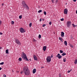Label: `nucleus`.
Returning a JSON list of instances; mask_svg holds the SVG:
<instances>
[{
    "label": "nucleus",
    "instance_id": "1",
    "mask_svg": "<svg viewBox=\"0 0 77 77\" xmlns=\"http://www.w3.org/2000/svg\"><path fill=\"white\" fill-rule=\"evenodd\" d=\"M24 74L26 75H29L30 74V71L29 70V68L26 66H25L23 68V71H21L20 72V74H22L23 73Z\"/></svg>",
    "mask_w": 77,
    "mask_h": 77
},
{
    "label": "nucleus",
    "instance_id": "2",
    "mask_svg": "<svg viewBox=\"0 0 77 77\" xmlns=\"http://www.w3.org/2000/svg\"><path fill=\"white\" fill-rule=\"evenodd\" d=\"M21 56L23 60H26V61H29V59H28V58H27L26 54H25L24 53V52H22L21 54Z\"/></svg>",
    "mask_w": 77,
    "mask_h": 77
},
{
    "label": "nucleus",
    "instance_id": "3",
    "mask_svg": "<svg viewBox=\"0 0 77 77\" xmlns=\"http://www.w3.org/2000/svg\"><path fill=\"white\" fill-rule=\"evenodd\" d=\"M23 8H26L27 10H29V8L26 4V2L24 1H23L22 2Z\"/></svg>",
    "mask_w": 77,
    "mask_h": 77
},
{
    "label": "nucleus",
    "instance_id": "4",
    "mask_svg": "<svg viewBox=\"0 0 77 77\" xmlns=\"http://www.w3.org/2000/svg\"><path fill=\"white\" fill-rule=\"evenodd\" d=\"M51 57L50 56H48L46 58L47 62H51Z\"/></svg>",
    "mask_w": 77,
    "mask_h": 77
},
{
    "label": "nucleus",
    "instance_id": "5",
    "mask_svg": "<svg viewBox=\"0 0 77 77\" xmlns=\"http://www.w3.org/2000/svg\"><path fill=\"white\" fill-rule=\"evenodd\" d=\"M19 30L21 33H23L26 32V30H25L23 28H20Z\"/></svg>",
    "mask_w": 77,
    "mask_h": 77
},
{
    "label": "nucleus",
    "instance_id": "6",
    "mask_svg": "<svg viewBox=\"0 0 77 77\" xmlns=\"http://www.w3.org/2000/svg\"><path fill=\"white\" fill-rule=\"evenodd\" d=\"M15 41L16 44H18V45H21V43L20 42V41H19V40H18V39H15Z\"/></svg>",
    "mask_w": 77,
    "mask_h": 77
},
{
    "label": "nucleus",
    "instance_id": "7",
    "mask_svg": "<svg viewBox=\"0 0 77 77\" xmlns=\"http://www.w3.org/2000/svg\"><path fill=\"white\" fill-rule=\"evenodd\" d=\"M71 22L70 21H68L67 22V26L68 27H70L71 26Z\"/></svg>",
    "mask_w": 77,
    "mask_h": 77
},
{
    "label": "nucleus",
    "instance_id": "8",
    "mask_svg": "<svg viewBox=\"0 0 77 77\" xmlns=\"http://www.w3.org/2000/svg\"><path fill=\"white\" fill-rule=\"evenodd\" d=\"M64 14H68V9L67 8H65L64 10Z\"/></svg>",
    "mask_w": 77,
    "mask_h": 77
},
{
    "label": "nucleus",
    "instance_id": "9",
    "mask_svg": "<svg viewBox=\"0 0 77 77\" xmlns=\"http://www.w3.org/2000/svg\"><path fill=\"white\" fill-rule=\"evenodd\" d=\"M33 57L34 59L35 60H38V59H37V58L36 57V55H34Z\"/></svg>",
    "mask_w": 77,
    "mask_h": 77
},
{
    "label": "nucleus",
    "instance_id": "10",
    "mask_svg": "<svg viewBox=\"0 0 77 77\" xmlns=\"http://www.w3.org/2000/svg\"><path fill=\"white\" fill-rule=\"evenodd\" d=\"M64 34H65V33L63 32H61V37H64Z\"/></svg>",
    "mask_w": 77,
    "mask_h": 77
},
{
    "label": "nucleus",
    "instance_id": "11",
    "mask_svg": "<svg viewBox=\"0 0 77 77\" xmlns=\"http://www.w3.org/2000/svg\"><path fill=\"white\" fill-rule=\"evenodd\" d=\"M47 48V47L46 46H44L43 48V50H44V51H45L46 50V49Z\"/></svg>",
    "mask_w": 77,
    "mask_h": 77
},
{
    "label": "nucleus",
    "instance_id": "12",
    "mask_svg": "<svg viewBox=\"0 0 77 77\" xmlns=\"http://www.w3.org/2000/svg\"><path fill=\"white\" fill-rule=\"evenodd\" d=\"M36 69H34L32 71V73L33 74H35V73L36 72Z\"/></svg>",
    "mask_w": 77,
    "mask_h": 77
},
{
    "label": "nucleus",
    "instance_id": "13",
    "mask_svg": "<svg viewBox=\"0 0 77 77\" xmlns=\"http://www.w3.org/2000/svg\"><path fill=\"white\" fill-rule=\"evenodd\" d=\"M6 53L7 54H9V50L8 49H7L5 51Z\"/></svg>",
    "mask_w": 77,
    "mask_h": 77
},
{
    "label": "nucleus",
    "instance_id": "14",
    "mask_svg": "<svg viewBox=\"0 0 77 77\" xmlns=\"http://www.w3.org/2000/svg\"><path fill=\"white\" fill-rule=\"evenodd\" d=\"M64 44L65 45H66V46H67V42H66V41H65L64 42Z\"/></svg>",
    "mask_w": 77,
    "mask_h": 77
},
{
    "label": "nucleus",
    "instance_id": "15",
    "mask_svg": "<svg viewBox=\"0 0 77 77\" xmlns=\"http://www.w3.org/2000/svg\"><path fill=\"white\" fill-rule=\"evenodd\" d=\"M66 53H65V52H63V54H62V55L64 56L66 55Z\"/></svg>",
    "mask_w": 77,
    "mask_h": 77
},
{
    "label": "nucleus",
    "instance_id": "16",
    "mask_svg": "<svg viewBox=\"0 0 77 77\" xmlns=\"http://www.w3.org/2000/svg\"><path fill=\"white\" fill-rule=\"evenodd\" d=\"M59 39L60 41H61V42H62V40H63V39L62 38L59 37Z\"/></svg>",
    "mask_w": 77,
    "mask_h": 77
},
{
    "label": "nucleus",
    "instance_id": "17",
    "mask_svg": "<svg viewBox=\"0 0 77 77\" xmlns=\"http://www.w3.org/2000/svg\"><path fill=\"white\" fill-rule=\"evenodd\" d=\"M72 27H77V25H75L74 24H72Z\"/></svg>",
    "mask_w": 77,
    "mask_h": 77
},
{
    "label": "nucleus",
    "instance_id": "18",
    "mask_svg": "<svg viewBox=\"0 0 77 77\" xmlns=\"http://www.w3.org/2000/svg\"><path fill=\"white\" fill-rule=\"evenodd\" d=\"M61 58H62V56H61L60 55H59L58 57V59H60Z\"/></svg>",
    "mask_w": 77,
    "mask_h": 77
},
{
    "label": "nucleus",
    "instance_id": "19",
    "mask_svg": "<svg viewBox=\"0 0 77 77\" xmlns=\"http://www.w3.org/2000/svg\"><path fill=\"white\" fill-rule=\"evenodd\" d=\"M74 63H75V64H77V59L75 60Z\"/></svg>",
    "mask_w": 77,
    "mask_h": 77
},
{
    "label": "nucleus",
    "instance_id": "20",
    "mask_svg": "<svg viewBox=\"0 0 77 77\" xmlns=\"http://www.w3.org/2000/svg\"><path fill=\"white\" fill-rule=\"evenodd\" d=\"M60 53H63V50H60Z\"/></svg>",
    "mask_w": 77,
    "mask_h": 77
},
{
    "label": "nucleus",
    "instance_id": "21",
    "mask_svg": "<svg viewBox=\"0 0 77 77\" xmlns=\"http://www.w3.org/2000/svg\"><path fill=\"white\" fill-rule=\"evenodd\" d=\"M18 60L19 61H21L22 60V58L21 57L19 58L18 59Z\"/></svg>",
    "mask_w": 77,
    "mask_h": 77
},
{
    "label": "nucleus",
    "instance_id": "22",
    "mask_svg": "<svg viewBox=\"0 0 77 77\" xmlns=\"http://www.w3.org/2000/svg\"><path fill=\"white\" fill-rule=\"evenodd\" d=\"M32 23L31 22L29 24V26L30 27H31V26H32Z\"/></svg>",
    "mask_w": 77,
    "mask_h": 77
},
{
    "label": "nucleus",
    "instance_id": "23",
    "mask_svg": "<svg viewBox=\"0 0 77 77\" xmlns=\"http://www.w3.org/2000/svg\"><path fill=\"white\" fill-rule=\"evenodd\" d=\"M19 19H21V18H22V16L21 15L19 16Z\"/></svg>",
    "mask_w": 77,
    "mask_h": 77
},
{
    "label": "nucleus",
    "instance_id": "24",
    "mask_svg": "<svg viewBox=\"0 0 77 77\" xmlns=\"http://www.w3.org/2000/svg\"><path fill=\"white\" fill-rule=\"evenodd\" d=\"M63 61L64 62H66V58H63Z\"/></svg>",
    "mask_w": 77,
    "mask_h": 77
},
{
    "label": "nucleus",
    "instance_id": "25",
    "mask_svg": "<svg viewBox=\"0 0 77 77\" xmlns=\"http://www.w3.org/2000/svg\"><path fill=\"white\" fill-rule=\"evenodd\" d=\"M70 46L71 48H73V47H74V46L72 45H70Z\"/></svg>",
    "mask_w": 77,
    "mask_h": 77
},
{
    "label": "nucleus",
    "instance_id": "26",
    "mask_svg": "<svg viewBox=\"0 0 77 77\" xmlns=\"http://www.w3.org/2000/svg\"><path fill=\"white\" fill-rule=\"evenodd\" d=\"M38 38H41V35L39 34L38 35Z\"/></svg>",
    "mask_w": 77,
    "mask_h": 77
},
{
    "label": "nucleus",
    "instance_id": "27",
    "mask_svg": "<svg viewBox=\"0 0 77 77\" xmlns=\"http://www.w3.org/2000/svg\"><path fill=\"white\" fill-rule=\"evenodd\" d=\"M42 12V10H39V11H38V13H40V12Z\"/></svg>",
    "mask_w": 77,
    "mask_h": 77
},
{
    "label": "nucleus",
    "instance_id": "28",
    "mask_svg": "<svg viewBox=\"0 0 77 77\" xmlns=\"http://www.w3.org/2000/svg\"><path fill=\"white\" fill-rule=\"evenodd\" d=\"M59 55H60V54H57V55L56 56V57H59Z\"/></svg>",
    "mask_w": 77,
    "mask_h": 77
},
{
    "label": "nucleus",
    "instance_id": "29",
    "mask_svg": "<svg viewBox=\"0 0 77 77\" xmlns=\"http://www.w3.org/2000/svg\"><path fill=\"white\" fill-rule=\"evenodd\" d=\"M44 15H46V14H47V13L45 11H44Z\"/></svg>",
    "mask_w": 77,
    "mask_h": 77
},
{
    "label": "nucleus",
    "instance_id": "30",
    "mask_svg": "<svg viewBox=\"0 0 77 77\" xmlns=\"http://www.w3.org/2000/svg\"><path fill=\"white\" fill-rule=\"evenodd\" d=\"M4 64V62H2L0 63V65H3Z\"/></svg>",
    "mask_w": 77,
    "mask_h": 77
},
{
    "label": "nucleus",
    "instance_id": "31",
    "mask_svg": "<svg viewBox=\"0 0 77 77\" xmlns=\"http://www.w3.org/2000/svg\"><path fill=\"white\" fill-rule=\"evenodd\" d=\"M11 23L12 24H14V21H12L11 22Z\"/></svg>",
    "mask_w": 77,
    "mask_h": 77
},
{
    "label": "nucleus",
    "instance_id": "32",
    "mask_svg": "<svg viewBox=\"0 0 77 77\" xmlns=\"http://www.w3.org/2000/svg\"><path fill=\"white\" fill-rule=\"evenodd\" d=\"M60 20L62 21H64V19L63 18H62L60 19Z\"/></svg>",
    "mask_w": 77,
    "mask_h": 77
},
{
    "label": "nucleus",
    "instance_id": "33",
    "mask_svg": "<svg viewBox=\"0 0 77 77\" xmlns=\"http://www.w3.org/2000/svg\"><path fill=\"white\" fill-rule=\"evenodd\" d=\"M33 42H36V40L35 39H33L32 40Z\"/></svg>",
    "mask_w": 77,
    "mask_h": 77
},
{
    "label": "nucleus",
    "instance_id": "34",
    "mask_svg": "<svg viewBox=\"0 0 77 77\" xmlns=\"http://www.w3.org/2000/svg\"><path fill=\"white\" fill-rule=\"evenodd\" d=\"M45 26H46V25L45 24H43L42 25V27H45Z\"/></svg>",
    "mask_w": 77,
    "mask_h": 77
},
{
    "label": "nucleus",
    "instance_id": "35",
    "mask_svg": "<svg viewBox=\"0 0 77 77\" xmlns=\"http://www.w3.org/2000/svg\"><path fill=\"white\" fill-rule=\"evenodd\" d=\"M52 22H50L49 23V24L50 25H51V24Z\"/></svg>",
    "mask_w": 77,
    "mask_h": 77
},
{
    "label": "nucleus",
    "instance_id": "36",
    "mask_svg": "<svg viewBox=\"0 0 77 77\" xmlns=\"http://www.w3.org/2000/svg\"><path fill=\"white\" fill-rule=\"evenodd\" d=\"M51 0V2L52 3H54V0Z\"/></svg>",
    "mask_w": 77,
    "mask_h": 77
},
{
    "label": "nucleus",
    "instance_id": "37",
    "mask_svg": "<svg viewBox=\"0 0 77 77\" xmlns=\"http://www.w3.org/2000/svg\"><path fill=\"white\" fill-rule=\"evenodd\" d=\"M42 21V19H41V18L39 20V21L40 22H41V21Z\"/></svg>",
    "mask_w": 77,
    "mask_h": 77
},
{
    "label": "nucleus",
    "instance_id": "38",
    "mask_svg": "<svg viewBox=\"0 0 77 77\" xmlns=\"http://www.w3.org/2000/svg\"><path fill=\"white\" fill-rule=\"evenodd\" d=\"M67 72L68 73H69L70 72V71H69V70H68V71Z\"/></svg>",
    "mask_w": 77,
    "mask_h": 77
},
{
    "label": "nucleus",
    "instance_id": "39",
    "mask_svg": "<svg viewBox=\"0 0 77 77\" xmlns=\"http://www.w3.org/2000/svg\"><path fill=\"white\" fill-rule=\"evenodd\" d=\"M58 2V0H56L55 1L56 3H57Z\"/></svg>",
    "mask_w": 77,
    "mask_h": 77
},
{
    "label": "nucleus",
    "instance_id": "40",
    "mask_svg": "<svg viewBox=\"0 0 77 77\" xmlns=\"http://www.w3.org/2000/svg\"><path fill=\"white\" fill-rule=\"evenodd\" d=\"M2 21L0 20V25L2 24Z\"/></svg>",
    "mask_w": 77,
    "mask_h": 77
},
{
    "label": "nucleus",
    "instance_id": "41",
    "mask_svg": "<svg viewBox=\"0 0 77 77\" xmlns=\"http://www.w3.org/2000/svg\"><path fill=\"white\" fill-rule=\"evenodd\" d=\"M51 58H52V57H53V55H52L51 56Z\"/></svg>",
    "mask_w": 77,
    "mask_h": 77
},
{
    "label": "nucleus",
    "instance_id": "42",
    "mask_svg": "<svg viewBox=\"0 0 77 77\" xmlns=\"http://www.w3.org/2000/svg\"><path fill=\"white\" fill-rule=\"evenodd\" d=\"M4 77H6V75H4Z\"/></svg>",
    "mask_w": 77,
    "mask_h": 77
},
{
    "label": "nucleus",
    "instance_id": "43",
    "mask_svg": "<svg viewBox=\"0 0 77 77\" xmlns=\"http://www.w3.org/2000/svg\"><path fill=\"white\" fill-rule=\"evenodd\" d=\"M0 35H3V33H2L1 32H0Z\"/></svg>",
    "mask_w": 77,
    "mask_h": 77
},
{
    "label": "nucleus",
    "instance_id": "44",
    "mask_svg": "<svg viewBox=\"0 0 77 77\" xmlns=\"http://www.w3.org/2000/svg\"><path fill=\"white\" fill-rule=\"evenodd\" d=\"M71 39H73V37H71Z\"/></svg>",
    "mask_w": 77,
    "mask_h": 77
},
{
    "label": "nucleus",
    "instance_id": "45",
    "mask_svg": "<svg viewBox=\"0 0 77 77\" xmlns=\"http://www.w3.org/2000/svg\"><path fill=\"white\" fill-rule=\"evenodd\" d=\"M73 1L74 2H76V0H73Z\"/></svg>",
    "mask_w": 77,
    "mask_h": 77
},
{
    "label": "nucleus",
    "instance_id": "46",
    "mask_svg": "<svg viewBox=\"0 0 77 77\" xmlns=\"http://www.w3.org/2000/svg\"><path fill=\"white\" fill-rule=\"evenodd\" d=\"M59 77H61V75H60V74L59 75Z\"/></svg>",
    "mask_w": 77,
    "mask_h": 77
},
{
    "label": "nucleus",
    "instance_id": "47",
    "mask_svg": "<svg viewBox=\"0 0 77 77\" xmlns=\"http://www.w3.org/2000/svg\"><path fill=\"white\" fill-rule=\"evenodd\" d=\"M2 6H3V5H4V4L3 3H2Z\"/></svg>",
    "mask_w": 77,
    "mask_h": 77
},
{
    "label": "nucleus",
    "instance_id": "48",
    "mask_svg": "<svg viewBox=\"0 0 77 77\" xmlns=\"http://www.w3.org/2000/svg\"><path fill=\"white\" fill-rule=\"evenodd\" d=\"M2 68L1 67H0V70H2Z\"/></svg>",
    "mask_w": 77,
    "mask_h": 77
},
{
    "label": "nucleus",
    "instance_id": "49",
    "mask_svg": "<svg viewBox=\"0 0 77 77\" xmlns=\"http://www.w3.org/2000/svg\"><path fill=\"white\" fill-rule=\"evenodd\" d=\"M2 48L0 46V49H2Z\"/></svg>",
    "mask_w": 77,
    "mask_h": 77
},
{
    "label": "nucleus",
    "instance_id": "50",
    "mask_svg": "<svg viewBox=\"0 0 77 77\" xmlns=\"http://www.w3.org/2000/svg\"><path fill=\"white\" fill-rule=\"evenodd\" d=\"M76 14H77V10L76 11Z\"/></svg>",
    "mask_w": 77,
    "mask_h": 77
},
{
    "label": "nucleus",
    "instance_id": "51",
    "mask_svg": "<svg viewBox=\"0 0 77 77\" xmlns=\"http://www.w3.org/2000/svg\"><path fill=\"white\" fill-rule=\"evenodd\" d=\"M72 71V69H71V70H70V71Z\"/></svg>",
    "mask_w": 77,
    "mask_h": 77
},
{
    "label": "nucleus",
    "instance_id": "52",
    "mask_svg": "<svg viewBox=\"0 0 77 77\" xmlns=\"http://www.w3.org/2000/svg\"><path fill=\"white\" fill-rule=\"evenodd\" d=\"M29 60H30L31 61V59H29Z\"/></svg>",
    "mask_w": 77,
    "mask_h": 77
}]
</instances>
